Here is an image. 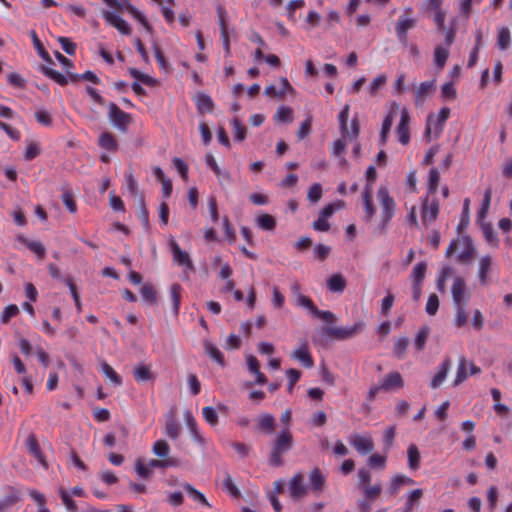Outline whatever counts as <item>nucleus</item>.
Masks as SVG:
<instances>
[{
	"instance_id": "obj_29",
	"label": "nucleus",
	"mask_w": 512,
	"mask_h": 512,
	"mask_svg": "<svg viewBox=\"0 0 512 512\" xmlns=\"http://www.w3.org/2000/svg\"><path fill=\"white\" fill-rule=\"evenodd\" d=\"M205 161L207 166L214 172L219 180L230 181L231 176L229 172L223 171L217 164L214 156L211 153L206 154Z\"/></svg>"
},
{
	"instance_id": "obj_11",
	"label": "nucleus",
	"mask_w": 512,
	"mask_h": 512,
	"mask_svg": "<svg viewBox=\"0 0 512 512\" xmlns=\"http://www.w3.org/2000/svg\"><path fill=\"white\" fill-rule=\"evenodd\" d=\"M109 119L115 127L119 130H126L127 126L131 121V117L128 113L121 110L115 103L109 104Z\"/></svg>"
},
{
	"instance_id": "obj_6",
	"label": "nucleus",
	"mask_w": 512,
	"mask_h": 512,
	"mask_svg": "<svg viewBox=\"0 0 512 512\" xmlns=\"http://www.w3.org/2000/svg\"><path fill=\"white\" fill-rule=\"evenodd\" d=\"M296 304L306 308L313 316L320 318L325 322L333 323L336 320L334 313L318 309L312 299L308 296L299 295V298L296 299Z\"/></svg>"
},
{
	"instance_id": "obj_48",
	"label": "nucleus",
	"mask_w": 512,
	"mask_h": 512,
	"mask_svg": "<svg viewBox=\"0 0 512 512\" xmlns=\"http://www.w3.org/2000/svg\"><path fill=\"white\" fill-rule=\"evenodd\" d=\"M481 229H482L485 240L489 244L493 245L494 247H497L499 240L497 238V234L494 231L492 225L490 223H482Z\"/></svg>"
},
{
	"instance_id": "obj_64",
	"label": "nucleus",
	"mask_w": 512,
	"mask_h": 512,
	"mask_svg": "<svg viewBox=\"0 0 512 512\" xmlns=\"http://www.w3.org/2000/svg\"><path fill=\"white\" fill-rule=\"evenodd\" d=\"M202 415L204 420L211 426H215L218 423V415L215 409L211 406H206L202 409Z\"/></svg>"
},
{
	"instance_id": "obj_55",
	"label": "nucleus",
	"mask_w": 512,
	"mask_h": 512,
	"mask_svg": "<svg viewBox=\"0 0 512 512\" xmlns=\"http://www.w3.org/2000/svg\"><path fill=\"white\" fill-rule=\"evenodd\" d=\"M274 117L279 122L291 123L293 121V110L288 106H281Z\"/></svg>"
},
{
	"instance_id": "obj_40",
	"label": "nucleus",
	"mask_w": 512,
	"mask_h": 512,
	"mask_svg": "<svg viewBox=\"0 0 512 512\" xmlns=\"http://www.w3.org/2000/svg\"><path fill=\"white\" fill-rule=\"evenodd\" d=\"M427 272V263L421 261L415 265L411 272L412 283L423 284Z\"/></svg>"
},
{
	"instance_id": "obj_49",
	"label": "nucleus",
	"mask_w": 512,
	"mask_h": 512,
	"mask_svg": "<svg viewBox=\"0 0 512 512\" xmlns=\"http://www.w3.org/2000/svg\"><path fill=\"white\" fill-rule=\"evenodd\" d=\"M68 78L71 82H77L80 79L87 80L92 82L93 84H99L100 78L92 71H86L82 74H74L68 72Z\"/></svg>"
},
{
	"instance_id": "obj_42",
	"label": "nucleus",
	"mask_w": 512,
	"mask_h": 512,
	"mask_svg": "<svg viewBox=\"0 0 512 512\" xmlns=\"http://www.w3.org/2000/svg\"><path fill=\"white\" fill-rule=\"evenodd\" d=\"M181 432V426L173 418L167 419L165 423L164 433L167 437L175 440L179 437Z\"/></svg>"
},
{
	"instance_id": "obj_24",
	"label": "nucleus",
	"mask_w": 512,
	"mask_h": 512,
	"mask_svg": "<svg viewBox=\"0 0 512 512\" xmlns=\"http://www.w3.org/2000/svg\"><path fill=\"white\" fill-rule=\"evenodd\" d=\"M493 265V259L490 255L482 256L478 263V278L481 285L488 282V273Z\"/></svg>"
},
{
	"instance_id": "obj_51",
	"label": "nucleus",
	"mask_w": 512,
	"mask_h": 512,
	"mask_svg": "<svg viewBox=\"0 0 512 512\" xmlns=\"http://www.w3.org/2000/svg\"><path fill=\"white\" fill-rule=\"evenodd\" d=\"M452 273H453V269L450 266H444L440 270L437 280H436V286L440 292H444L446 281L452 275Z\"/></svg>"
},
{
	"instance_id": "obj_2",
	"label": "nucleus",
	"mask_w": 512,
	"mask_h": 512,
	"mask_svg": "<svg viewBox=\"0 0 512 512\" xmlns=\"http://www.w3.org/2000/svg\"><path fill=\"white\" fill-rule=\"evenodd\" d=\"M377 200L381 208L377 231L379 234H383L386 231L387 225L395 215L396 202L394 198L390 196L389 190L385 186L379 187L377 191Z\"/></svg>"
},
{
	"instance_id": "obj_37",
	"label": "nucleus",
	"mask_w": 512,
	"mask_h": 512,
	"mask_svg": "<svg viewBox=\"0 0 512 512\" xmlns=\"http://www.w3.org/2000/svg\"><path fill=\"white\" fill-rule=\"evenodd\" d=\"M257 226L265 231H272L276 227V220L273 216L263 213L256 218Z\"/></svg>"
},
{
	"instance_id": "obj_28",
	"label": "nucleus",
	"mask_w": 512,
	"mask_h": 512,
	"mask_svg": "<svg viewBox=\"0 0 512 512\" xmlns=\"http://www.w3.org/2000/svg\"><path fill=\"white\" fill-rule=\"evenodd\" d=\"M511 46V33L508 27L501 26L497 30V47L502 50H508Z\"/></svg>"
},
{
	"instance_id": "obj_23",
	"label": "nucleus",
	"mask_w": 512,
	"mask_h": 512,
	"mask_svg": "<svg viewBox=\"0 0 512 512\" xmlns=\"http://www.w3.org/2000/svg\"><path fill=\"white\" fill-rule=\"evenodd\" d=\"M247 368L249 372L255 376V383L259 385H263L267 383L266 376L260 371V363L258 359L254 355H248L247 359Z\"/></svg>"
},
{
	"instance_id": "obj_20",
	"label": "nucleus",
	"mask_w": 512,
	"mask_h": 512,
	"mask_svg": "<svg viewBox=\"0 0 512 512\" xmlns=\"http://www.w3.org/2000/svg\"><path fill=\"white\" fill-rule=\"evenodd\" d=\"M309 482L311 490L316 494H320L325 488L326 476L320 468L315 467L309 473Z\"/></svg>"
},
{
	"instance_id": "obj_30",
	"label": "nucleus",
	"mask_w": 512,
	"mask_h": 512,
	"mask_svg": "<svg viewBox=\"0 0 512 512\" xmlns=\"http://www.w3.org/2000/svg\"><path fill=\"white\" fill-rule=\"evenodd\" d=\"M98 144L102 149L107 151L114 152L118 148L116 138L111 132L101 133L98 139Z\"/></svg>"
},
{
	"instance_id": "obj_22",
	"label": "nucleus",
	"mask_w": 512,
	"mask_h": 512,
	"mask_svg": "<svg viewBox=\"0 0 512 512\" xmlns=\"http://www.w3.org/2000/svg\"><path fill=\"white\" fill-rule=\"evenodd\" d=\"M413 484H415V481L412 478L398 474L391 478L390 483L387 487V493L390 496H396L399 493L402 486Z\"/></svg>"
},
{
	"instance_id": "obj_44",
	"label": "nucleus",
	"mask_w": 512,
	"mask_h": 512,
	"mask_svg": "<svg viewBox=\"0 0 512 512\" xmlns=\"http://www.w3.org/2000/svg\"><path fill=\"white\" fill-rule=\"evenodd\" d=\"M455 306V316H454V324L456 327L461 328L467 324L468 314L466 312V304L454 305Z\"/></svg>"
},
{
	"instance_id": "obj_61",
	"label": "nucleus",
	"mask_w": 512,
	"mask_h": 512,
	"mask_svg": "<svg viewBox=\"0 0 512 512\" xmlns=\"http://www.w3.org/2000/svg\"><path fill=\"white\" fill-rule=\"evenodd\" d=\"M440 181V173L436 168H431L429 171L428 191L436 193Z\"/></svg>"
},
{
	"instance_id": "obj_59",
	"label": "nucleus",
	"mask_w": 512,
	"mask_h": 512,
	"mask_svg": "<svg viewBox=\"0 0 512 512\" xmlns=\"http://www.w3.org/2000/svg\"><path fill=\"white\" fill-rule=\"evenodd\" d=\"M429 333H430V329L427 326H424L419 329V331L415 337V340H414L417 350L421 351L424 349L426 341L429 336Z\"/></svg>"
},
{
	"instance_id": "obj_32",
	"label": "nucleus",
	"mask_w": 512,
	"mask_h": 512,
	"mask_svg": "<svg viewBox=\"0 0 512 512\" xmlns=\"http://www.w3.org/2000/svg\"><path fill=\"white\" fill-rule=\"evenodd\" d=\"M408 467L410 470H417L420 467L421 456L418 447L410 444L407 449Z\"/></svg>"
},
{
	"instance_id": "obj_36",
	"label": "nucleus",
	"mask_w": 512,
	"mask_h": 512,
	"mask_svg": "<svg viewBox=\"0 0 512 512\" xmlns=\"http://www.w3.org/2000/svg\"><path fill=\"white\" fill-rule=\"evenodd\" d=\"M182 487L194 501L199 502L200 504H202L204 506L211 507V505L208 503L204 494L202 492L198 491L197 489H195L194 486H192L189 483H184V484H182Z\"/></svg>"
},
{
	"instance_id": "obj_16",
	"label": "nucleus",
	"mask_w": 512,
	"mask_h": 512,
	"mask_svg": "<svg viewBox=\"0 0 512 512\" xmlns=\"http://www.w3.org/2000/svg\"><path fill=\"white\" fill-rule=\"evenodd\" d=\"M451 293L454 305L466 304L468 295L466 292V283L463 278L456 277L454 279Z\"/></svg>"
},
{
	"instance_id": "obj_38",
	"label": "nucleus",
	"mask_w": 512,
	"mask_h": 512,
	"mask_svg": "<svg viewBox=\"0 0 512 512\" xmlns=\"http://www.w3.org/2000/svg\"><path fill=\"white\" fill-rule=\"evenodd\" d=\"M258 428L266 433H272L275 428V419L268 413H263L258 418Z\"/></svg>"
},
{
	"instance_id": "obj_12",
	"label": "nucleus",
	"mask_w": 512,
	"mask_h": 512,
	"mask_svg": "<svg viewBox=\"0 0 512 512\" xmlns=\"http://www.w3.org/2000/svg\"><path fill=\"white\" fill-rule=\"evenodd\" d=\"M349 442L360 455H367L374 450V442L370 436L354 433L349 437Z\"/></svg>"
},
{
	"instance_id": "obj_43",
	"label": "nucleus",
	"mask_w": 512,
	"mask_h": 512,
	"mask_svg": "<svg viewBox=\"0 0 512 512\" xmlns=\"http://www.w3.org/2000/svg\"><path fill=\"white\" fill-rule=\"evenodd\" d=\"M42 72L45 76L49 77L57 84L61 86H65L68 83V78L60 73L59 71L52 69L50 67L42 66Z\"/></svg>"
},
{
	"instance_id": "obj_47",
	"label": "nucleus",
	"mask_w": 512,
	"mask_h": 512,
	"mask_svg": "<svg viewBox=\"0 0 512 512\" xmlns=\"http://www.w3.org/2000/svg\"><path fill=\"white\" fill-rule=\"evenodd\" d=\"M422 496V489H414L410 491L405 502L404 510L413 512L416 503L422 498Z\"/></svg>"
},
{
	"instance_id": "obj_56",
	"label": "nucleus",
	"mask_w": 512,
	"mask_h": 512,
	"mask_svg": "<svg viewBox=\"0 0 512 512\" xmlns=\"http://www.w3.org/2000/svg\"><path fill=\"white\" fill-rule=\"evenodd\" d=\"M408 345L409 339L407 337H400L394 342L393 352L396 358L402 359L404 357Z\"/></svg>"
},
{
	"instance_id": "obj_57",
	"label": "nucleus",
	"mask_w": 512,
	"mask_h": 512,
	"mask_svg": "<svg viewBox=\"0 0 512 512\" xmlns=\"http://www.w3.org/2000/svg\"><path fill=\"white\" fill-rule=\"evenodd\" d=\"M231 125L233 127V135L235 140L243 141L246 138V127L236 117L232 119Z\"/></svg>"
},
{
	"instance_id": "obj_25",
	"label": "nucleus",
	"mask_w": 512,
	"mask_h": 512,
	"mask_svg": "<svg viewBox=\"0 0 512 512\" xmlns=\"http://www.w3.org/2000/svg\"><path fill=\"white\" fill-rule=\"evenodd\" d=\"M194 102L199 113H212L214 109V102L212 98L205 93H198Z\"/></svg>"
},
{
	"instance_id": "obj_54",
	"label": "nucleus",
	"mask_w": 512,
	"mask_h": 512,
	"mask_svg": "<svg viewBox=\"0 0 512 512\" xmlns=\"http://www.w3.org/2000/svg\"><path fill=\"white\" fill-rule=\"evenodd\" d=\"M361 491L365 498L374 502L380 496L382 486L380 483H376L374 485L365 486Z\"/></svg>"
},
{
	"instance_id": "obj_33",
	"label": "nucleus",
	"mask_w": 512,
	"mask_h": 512,
	"mask_svg": "<svg viewBox=\"0 0 512 512\" xmlns=\"http://www.w3.org/2000/svg\"><path fill=\"white\" fill-rule=\"evenodd\" d=\"M133 376L136 382H145L154 379V375L147 365H137L134 368Z\"/></svg>"
},
{
	"instance_id": "obj_39",
	"label": "nucleus",
	"mask_w": 512,
	"mask_h": 512,
	"mask_svg": "<svg viewBox=\"0 0 512 512\" xmlns=\"http://www.w3.org/2000/svg\"><path fill=\"white\" fill-rule=\"evenodd\" d=\"M101 371L115 386L122 385L121 376L107 362L101 363Z\"/></svg>"
},
{
	"instance_id": "obj_9",
	"label": "nucleus",
	"mask_w": 512,
	"mask_h": 512,
	"mask_svg": "<svg viewBox=\"0 0 512 512\" xmlns=\"http://www.w3.org/2000/svg\"><path fill=\"white\" fill-rule=\"evenodd\" d=\"M440 206L437 200L429 201L428 197L422 203L421 220L424 226H429L437 219Z\"/></svg>"
},
{
	"instance_id": "obj_1",
	"label": "nucleus",
	"mask_w": 512,
	"mask_h": 512,
	"mask_svg": "<svg viewBox=\"0 0 512 512\" xmlns=\"http://www.w3.org/2000/svg\"><path fill=\"white\" fill-rule=\"evenodd\" d=\"M293 447V436L289 429H284L278 433L271 445L269 455V464L273 467H280L284 464L283 455L288 453Z\"/></svg>"
},
{
	"instance_id": "obj_53",
	"label": "nucleus",
	"mask_w": 512,
	"mask_h": 512,
	"mask_svg": "<svg viewBox=\"0 0 512 512\" xmlns=\"http://www.w3.org/2000/svg\"><path fill=\"white\" fill-rule=\"evenodd\" d=\"M186 422H187V426L192 434V438L195 442H198L200 444H203L204 443V439L203 437L200 435L199 431H198V426H197V422L196 420L194 419V417L191 415V414H187L186 415Z\"/></svg>"
},
{
	"instance_id": "obj_35",
	"label": "nucleus",
	"mask_w": 512,
	"mask_h": 512,
	"mask_svg": "<svg viewBox=\"0 0 512 512\" xmlns=\"http://www.w3.org/2000/svg\"><path fill=\"white\" fill-rule=\"evenodd\" d=\"M149 466V469L152 468H160V469H166L170 467H178L180 466V460L179 459H150L148 463H146Z\"/></svg>"
},
{
	"instance_id": "obj_5",
	"label": "nucleus",
	"mask_w": 512,
	"mask_h": 512,
	"mask_svg": "<svg viewBox=\"0 0 512 512\" xmlns=\"http://www.w3.org/2000/svg\"><path fill=\"white\" fill-rule=\"evenodd\" d=\"M363 326L364 323L359 321L347 327H324L323 334L331 339L346 340L359 333L363 329Z\"/></svg>"
},
{
	"instance_id": "obj_21",
	"label": "nucleus",
	"mask_w": 512,
	"mask_h": 512,
	"mask_svg": "<svg viewBox=\"0 0 512 512\" xmlns=\"http://www.w3.org/2000/svg\"><path fill=\"white\" fill-rule=\"evenodd\" d=\"M362 199H363V208L365 212V220L367 222L371 221V219L374 217L376 213V208L373 203V195L371 191V186L369 184H366L363 193H362Z\"/></svg>"
},
{
	"instance_id": "obj_63",
	"label": "nucleus",
	"mask_w": 512,
	"mask_h": 512,
	"mask_svg": "<svg viewBox=\"0 0 512 512\" xmlns=\"http://www.w3.org/2000/svg\"><path fill=\"white\" fill-rule=\"evenodd\" d=\"M19 313V308L15 304H10L4 308L1 314V322L7 324L11 318L16 317Z\"/></svg>"
},
{
	"instance_id": "obj_15",
	"label": "nucleus",
	"mask_w": 512,
	"mask_h": 512,
	"mask_svg": "<svg viewBox=\"0 0 512 512\" xmlns=\"http://www.w3.org/2000/svg\"><path fill=\"white\" fill-rule=\"evenodd\" d=\"M102 16L104 20L114 28H116L119 33L123 35H130L131 34V28L129 24L118 14L111 11H103Z\"/></svg>"
},
{
	"instance_id": "obj_4",
	"label": "nucleus",
	"mask_w": 512,
	"mask_h": 512,
	"mask_svg": "<svg viewBox=\"0 0 512 512\" xmlns=\"http://www.w3.org/2000/svg\"><path fill=\"white\" fill-rule=\"evenodd\" d=\"M168 245L173 257L175 264L183 268L185 274L195 273L196 269L190 255L183 251L176 240L171 237L168 241Z\"/></svg>"
},
{
	"instance_id": "obj_27",
	"label": "nucleus",
	"mask_w": 512,
	"mask_h": 512,
	"mask_svg": "<svg viewBox=\"0 0 512 512\" xmlns=\"http://www.w3.org/2000/svg\"><path fill=\"white\" fill-rule=\"evenodd\" d=\"M450 368H451V359L450 358L444 359V361L441 363L439 371L435 374V376L433 377V379L431 381V384H430L431 388L436 389L442 385V383L444 382V380L447 377V374H448Z\"/></svg>"
},
{
	"instance_id": "obj_10",
	"label": "nucleus",
	"mask_w": 512,
	"mask_h": 512,
	"mask_svg": "<svg viewBox=\"0 0 512 512\" xmlns=\"http://www.w3.org/2000/svg\"><path fill=\"white\" fill-rule=\"evenodd\" d=\"M25 447L28 453L33 456L44 469H48V462L34 433H30L27 436L25 440Z\"/></svg>"
},
{
	"instance_id": "obj_13",
	"label": "nucleus",
	"mask_w": 512,
	"mask_h": 512,
	"mask_svg": "<svg viewBox=\"0 0 512 512\" xmlns=\"http://www.w3.org/2000/svg\"><path fill=\"white\" fill-rule=\"evenodd\" d=\"M436 91L435 80L421 82L414 91L415 106H421Z\"/></svg>"
},
{
	"instance_id": "obj_41",
	"label": "nucleus",
	"mask_w": 512,
	"mask_h": 512,
	"mask_svg": "<svg viewBox=\"0 0 512 512\" xmlns=\"http://www.w3.org/2000/svg\"><path fill=\"white\" fill-rule=\"evenodd\" d=\"M466 367H467V361L464 356H461L458 359V367H457L456 377L453 381L454 387L460 385L462 382H464L467 379L468 374H467Z\"/></svg>"
},
{
	"instance_id": "obj_18",
	"label": "nucleus",
	"mask_w": 512,
	"mask_h": 512,
	"mask_svg": "<svg viewBox=\"0 0 512 512\" xmlns=\"http://www.w3.org/2000/svg\"><path fill=\"white\" fill-rule=\"evenodd\" d=\"M409 123H410L409 113L406 109H403L401 111L400 122L398 123L397 128H396L398 141L403 145L408 144L410 141Z\"/></svg>"
},
{
	"instance_id": "obj_14",
	"label": "nucleus",
	"mask_w": 512,
	"mask_h": 512,
	"mask_svg": "<svg viewBox=\"0 0 512 512\" xmlns=\"http://www.w3.org/2000/svg\"><path fill=\"white\" fill-rule=\"evenodd\" d=\"M380 384L385 392L396 391L404 387V379L399 372L392 371L381 379Z\"/></svg>"
},
{
	"instance_id": "obj_26",
	"label": "nucleus",
	"mask_w": 512,
	"mask_h": 512,
	"mask_svg": "<svg viewBox=\"0 0 512 512\" xmlns=\"http://www.w3.org/2000/svg\"><path fill=\"white\" fill-rule=\"evenodd\" d=\"M170 446L164 439L156 440L151 448L152 453L160 459H177L174 456H170Z\"/></svg>"
},
{
	"instance_id": "obj_17",
	"label": "nucleus",
	"mask_w": 512,
	"mask_h": 512,
	"mask_svg": "<svg viewBox=\"0 0 512 512\" xmlns=\"http://www.w3.org/2000/svg\"><path fill=\"white\" fill-rule=\"evenodd\" d=\"M459 242L462 245L463 250L458 255V261L462 264H469L476 254V248L473 241L469 236H463L459 239Z\"/></svg>"
},
{
	"instance_id": "obj_50",
	"label": "nucleus",
	"mask_w": 512,
	"mask_h": 512,
	"mask_svg": "<svg viewBox=\"0 0 512 512\" xmlns=\"http://www.w3.org/2000/svg\"><path fill=\"white\" fill-rule=\"evenodd\" d=\"M205 351L206 353L219 365L224 366V356L223 353L212 343L206 342L205 343Z\"/></svg>"
},
{
	"instance_id": "obj_62",
	"label": "nucleus",
	"mask_w": 512,
	"mask_h": 512,
	"mask_svg": "<svg viewBox=\"0 0 512 512\" xmlns=\"http://www.w3.org/2000/svg\"><path fill=\"white\" fill-rule=\"evenodd\" d=\"M140 292H141L142 298L145 301H148L151 304L156 303V300H157L156 291L151 284H144L141 287Z\"/></svg>"
},
{
	"instance_id": "obj_60",
	"label": "nucleus",
	"mask_w": 512,
	"mask_h": 512,
	"mask_svg": "<svg viewBox=\"0 0 512 512\" xmlns=\"http://www.w3.org/2000/svg\"><path fill=\"white\" fill-rule=\"evenodd\" d=\"M349 112H350L349 105H345L339 113L338 120H339L341 134H345V133L349 134V129H348Z\"/></svg>"
},
{
	"instance_id": "obj_3",
	"label": "nucleus",
	"mask_w": 512,
	"mask_h": 512,
	"mask_svg": "<svg viewBox=\"0 0 512 512\" xmlns=\"http://www.w3.org/2000/svg\"><path fill=\"white\" fill-rule=\"evenodd\" d=\"M417 25V18L412 7H405L395 22V34L398 42L405 48L408 46V32Z\"/></svg>"
},
{
	"instance_id": "obj_58",
	"label": "nucleus",
	"mask_w": 512,
	"mask_h": 512,
	"mask_svg": "<svg viewBox=\"0 0 512 512\" xmlns=\"http://www.w3.org/2000/svg\"><path fill=\"white\" fill-rule=\"evenodd\" d=\"M387 82V77L384 74H380L375 77L368 86V92L370 96L374 97L377 95L380 88H382Z\"/></svg>"
},
{
	"instance_id": "obj_52",
	"label": "nucleus",
	"mask_w": 512,
	"mask_h": 512,
	"mask_svg": "<svg viewBox=\"0 0 512 512\" xmlns=\"http://www.w3.org/2000/svg\"><path fill=\"white\" fill-rule=\"evenodd\" d=\"M218 25L220 27V33L229 32L228 14L224 6L218 5L216 8Z\"/></svg>"
},
{
	"instance_id": "obj_7",
	"label": "nucleus",
	"mask_w": 512,
	"mask_h": 512,
	"mask_svg": "<svg viewBox=\"0 0 512 512\" xmlns=\"http://www.w3.org/2000/svg\"><path fill=\"white\" fill-rule=\"evenodd\" d=\"M449 116L450 109L448 107L441 108L437 115L430 114L426 122V133H434L436 136H438L442 132Z\"/></svg>"
},
{
	"instance_id": "obj_31",
	"label": "nucleus",
	"mask_w": 512,
	"mask_h": 512,
	"mask_svg": "<svg viewBox=\"0 0 512 512\" xmlns=\"http://www.w3.org/2000/svg\"><path fill=\"white\" fill-rule=\"evenodd\" d=\"M181 292L182 287L180 284L174 283L171 285L169 294L172 303V311L175 316H178L179 314V309L181 305Z\"/></svg>"
},
{
	"instance_id": "obj_8",
	"label": "nucleus",
	"mask_w": 512,
	"mask_h": 512,
	"mask_svg": "<svg viewBox=\"0 0 512 512\" xmlns=\"http://www.w3.org/2000/svg\"><path fill=\"white\" fill-rule=\"evenodd\" d=\"M289 495L293 500H299L308 493V487L304 483V475L301 472L295 473L288 483Z\"/></svg>"
},
{
	"instance_id": "obj_46",
	"label": "nucleus",
	"mask_w": 512,
	"mask_h": 512,
	"mask_svg": "<svg viewBox=\"0 0 512 512\" xmlns=\"http://www.w3.org/2000/svg\"><path fill=\"white\" fill-rule=\"evenodd\" d=\"M393 119H394V115H393V111H391L385 116V118L383 120L381 132H380V142L383 145L386 143V141L388 139V135L390 133V130H391V127L393 124Z\"/></svg>"
},
{
	"instance_id": "obj_45",
	"label": "nucleus",
	"mask_w": 512,
	"mask_h": 512,
	"mask_svg": "<svg viewBox=\"0 0 512 512\" xmlns=\"http://www.w3.org/2000/svg\"><path fill=\"white\" fill-rule=\"evenodd\" d=\"M449 56V51L447 48L436 46L434 50V64L437 68H444L446 61Z\"/></svg>"
},
{
	"instance_id": "obj_34",
	"label": "nucleus",
	"mask_w": 512,
	"mask_h": 512,
	"mask_svg": "<svg viewBox=\"0 0 512 512\" xmlns=\"http://www.w3.org/2000/svg\"><path fill=\"white\" fill-rule=\"evenodd\" d=\"M328 289L331 292H343L346 287V280L341 274H333L327 281Z\"/></svg>"
},
{
	"instance_id": "obj_19",
	"label": "nucleus",
	"mask_w": 512,
	"mask_h": 512,
	"mask_svg": "<svg viewBox=\"0 0 512 512\" xmlns=\"http://www.w3.org/2000/svg\"><path fill=\"white\" fill-rule=\"evenodd\" d=\"M291 358L298 360L305 368H312L314 360L309 352L307 342H303L300 346L291 353Z\"/></svg>"
}]
</instances>
